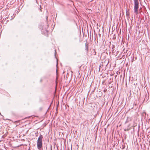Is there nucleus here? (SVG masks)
I'll list each match as a JSON object with an SVG mask.
<instances>
[{
  "label": "nucleus",
  "mask_w": 150,
  "mask_h": 150,
  "mask_svg": "<svg viewBox=\"0 0 150 150\" xmlns=\"http://www.w3.org/2000/svg\"><path fill=\"white\" fill-rule=\"evenodd\" d=\"M43 138V136L40 135L38 137L37 142V147L38 149H40L42 146V139Z\"/></svg>",
  "instance_id": "f257e3e1"
},
{
  "label": "nucleus",
  "mask_w": 150,
  "mask_h": 150,
  "mask_svg": "<svg viewBox=\"0 0 150 150\" xmlns=\"http://www.w3.org/2000/svg\"><path fill=\"white\" fill-rule=\"evenodd\" d=\"M46 19H47V18Z\"/></svg>",
  "instance_id": "6e6552de"
},
{
  "label": "nucleus",
  "mask_w": 150,
  "mask_h": 150,
  "mask_svg": "<svg viewBox=\"0 0 150 150\" xmlns=\"http://www.w3.org/2000/svg\"><path fill=\"white\" fill-rule=\"evenodd\" d=\"M93 52V54L94 55H95L96 54V52L94 50H92V52Z\"/></svg>",
  "instance_id": "39448f33"
},
{
  "label": "nucleus",
  "mask_w": 150,
  "mask_h": 150,
  "mask_svg": "<svg viewBox=\"0 0 150 150\" xmlns=\"http://www.w3.org/2000/svg\"><path fill=\"white\" fill-rule=\"evenodd\" d=\"M106 91V90H104V91L105 92Z\"/></svg>",
  "instance_id": "0eeeda50"
},
{
  "label": "nucleus",
  "mask_w": 150,
  "mask_h": 150,
  "mask_svg": "<svg viewBox=\"0 0 150 150\" xmlns=\"http://www.w3.org/2000/svg\"><path fill=\"white\" fill-rule=\"evenodd\" d=\"M85 47H86V50L87 51L88 50V44L86 43L85 44Z\"/></svg>",
  "instance_id": "7ed1b4c3"
},
{
  "label": "nucleus",
  "mask_w": 150,
  "mask_h": 150,
  "mask_svg": "<svg viewBox=\"0 0 150 150\" xmlns=\"http://www.w3.org/2000/svg\"><path fill=\"white\" fill-rule=\"evenodd\" d=\"M40 11H42V10H41V9H40Z\"/></svg>",
  "instance_id": "9b49d317"
},
{
  "label": "nucleus",
  "mask_w": 150,
  "mask_h": 150,
  "mask_svg": "<svg viewBox=\"0 0 150 150\" xmlns=\"http://www.w3.org/2000/svg\"><path fill=\"white\" fill-rule=\"evenodd\" d=\"M40 11H42V10H41V9H40Z\"/></svg>",
  "instance_id": "1a4fd4ad"
},
{
  "label": "nucleus",
  "mask_w": 150,
  "mask_h": 150,
  "mask_svg": "<svg viewBox=\"0 0 150 150\" xmlns=\"http://www.w3.org/2000/svg\"><path fill=\"white\" fill-rule=\"evenodd\" d=\"M103 63H102L101 64H100L99 65V71H100V68L101 67H103Z\"/></svg>",
  "instance_id": "20e7f679"
},
{
  "label": "nucleus",
  "mask_w": 150,
  "mask_h": 150,
  "mask_svg": "<svg viewBox=\"0 0 150 150\" xmlns=\"http://www.w3.org/2000/svg\"><path fill=\"white\" fill-rule=\"evenodd\" d=\"M134 12L136 14H137L138 13V9L139 8V2L138 0H134Z\"/></svg>",
  "instance_id": "f03ea898"
},
{
  "label": "nucleus",
  "mask_w": 150,
  "mask_h": 150,
  "mask_svg": "<svg viewBox=\"0 0 150 150\" xmlns=\"http://www.w3.org/2000/svg\"><path fill=\"white\" fill-rule=\"evenodd\" d=\"M114 46H113V45H112V50H111V51L112 52H114Z\"/></svg>",
  "instance_id": "423d86ee"
},
{
  "label": "nucleus",
  "mask_w": 150,
  "mask_h": 150,
  "mask_svg": "<svg viewBox=\"0 0 150 150\" xmlns=\"http://www.w3.org/2000/svg\"><path fill=\"white\" fill-rule=\"evenodd\" d=\"M40 11H42V10H41V9H40Z\"/></svg>",
  "instance_id": "9d476101"
}]
</instances>
